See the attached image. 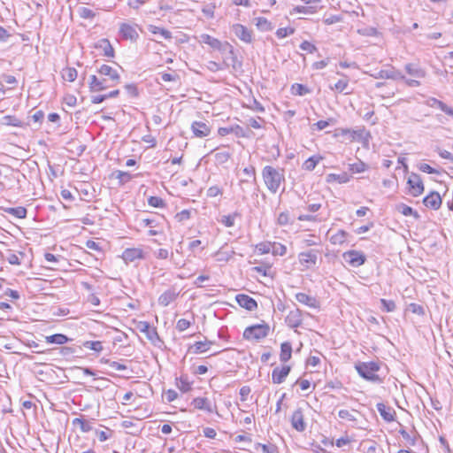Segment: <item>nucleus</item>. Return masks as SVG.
Listing matches in <instances>:
<instances>
[{"label":"nucleus","mask_w":453,"mask_h":453,"mask_svg":"<svg viewBox=\"0 0 453 453\" xmlns=\"http://www.w3.org/2000/svg\"><path fill=\"white\" fill-rule=\"evenodd\" d=\"M198 42L200 43L207 44L212 50H219L220 53H224L228 47L227 42H221L219 39L212 37L208 34H202L199 36Z\"/></svg>","instance_id":"5"},{"label":"nucleus","mask_w":453,"mask_h":453,"mask_svg":"<svg viewBox=\"0 0 453 453\" xmlns=\"http://www.w3.org/2000/svg\"><path fill=\"white\" fill-rule=\"evenodd\" d=\"M69 341L68 337L62 334H56L50 336H46V342L47 343H54L62 345L65 344Z\"/></svg>","instance_id":"37"},{"label":"nucleus","mask_w":453,"mask_h":453,"mask_svg":"<svg viewBox=\"0 0 453 453\" xmlns=\"http://www.w3.org/2000/svg\"><path fill=\"white\" fill-rule=\"evenodd\" d=\"M407 185L409 193L413 196H418L424 192V184L420 176L415 173H411L408 176Z\"/></svg>","instance_id":"6"},{"label":"nucleus","mask_w":453,"mask_h":453,"mask_svg":"<svg viewBox=\"0 0 453 453\" xmlns=\"http://www.w3.org/2000/svg\"><path fill=\"white\" fill-rule=\"evenodd\" d=\"M136 328L146 334V337L149 341H150L153 344H156L157 341H159V336L155 327L150 326V325L146 321H140L137 323Z\"/></svg>","instance_id":"10"},{"label":"nucleus","mask_w":453,"mask_h":453,"mask_svg":"<svg viewBox=\"0 0 453 453\" xmlns=\"http://www.w3.org/2000/svg\"><path fill=\"white\" fill-rule=\"evenodd\" d=\"M216 5L210 4H206L202 8V12L208 19H213L215 13Z\"/></svg>","instance_id":"53"},{"label":"nucleus","mask_w":453,"mask_h":453,"mask_svg":"<svg viewBox=\"0 0 453 453\" xmlns=\"http://www.w3.org/2000/svg\"><path fill=\"white\" fill-rule=\"evenodd\" d=\"M72 424L73 426H79L82 433H88L92 430L90 421L86 420L82 418H75L73 419Z\"/></svg>","instance_id":"34"},{"label":"nucleus","mask_w":453,"mask_h":453,"mask_svg":"<svg viewBox=\"0 0 453 453\" xmlns=\"http://www.w3.org/2000/svg\"><path fill=\"white\" fill-rule=\"evenodd\" d=\"M104 79L100 80L96 75L90 76L89 88L92 92H98L106 89L110 86L106 84Z\"/></svg>","instance_id":"25"},{"label":"nucleus","mask_w":453,"mask_h":453,"mask_svg":"<svg viewBox=\"0 0 453 453\" xmlns=\"http://www.w3.org/2000/svg\"><path fill=\"white\" fill-rule=\"evenodd\" d=\"M137 25H131L129 23H121L119 25V35L124 40H129L131 42H135L139 34L136 30Z\"/></svg>","instance_id":"8"},{"label":"nucleus","mask_w":453,"mask_h":453,"mask_svg":"<svg viewBox=\"0 0 453 453\" xmlns=\"http://www.w3.org/2000/svg\"><path fill=\"white\" fill-rule=\"evenodd\" d=\"M222 54V65L224 68L232 67L234 71L238 70L242 64L238 61L237 56L234 52V47L228 42V47L226 50Z\"/></svg>","instance_id":"4"},{"label":"nucleus","mask_w":453,"mask_h":453,"mask_svg":"<svg viewBox=\"0 0 453 453\" xmlns=\"http://www.w3.org/2000/svg\"><path fill=\"white\" fill-rule=\"evenodd\" d=\"M338 416H339V418H341L342 419H348V420H350V421H355L356 420V418L353 415V413L351 411H348V410H341V411H339Z\"/></svg>","instance_id":"62"},{"label":"nucleus","mask_w":453,"mask_h":453,"mask_svg":"<svg viewBox=\"0 0 453 453\" xmlns=\"http://www.w3.org/2000/svg\"><path fill=\"white\" fill-rule=\"evenodd\" d=\"M290 366L275 367L272 372V381L274 384L282 383L290 372Z\"/></svg>","instance_id":"16"},{"label":"nucleus","mask_w":453,"mask_h":453,"mask_svg":"<svg viewBox=\"0 0 453 453\" xmlns=\"http://www.w3.org/2000/svg\"><path fill=\"white\" fill-rule=\"evenodd\" d=\"M78 73L73 67H67L63 70L62 77L64 80L73 82L76 80Z\"/></svg>","instance_id":"40"},{"label":"nucleus","mask_w":453,"mask_h":453,"mask_svg":"<svg viewBox=\"0 0 453 453\" xmlns=\"http://www.w3.org/2000/svg\"><path fill=\"white\" fill-rule=\"evenodd\" d=\"M427 105H429L430 107H437L441 111L445 112L447 115L453 116V109L436 98L432 97L428 99Z\"/></svg>","instance_id":"28"},{"label":"nucleus","mask_w":453,"mask_h":453,"mask_svg":"<svg viewBox=\"0 0 453 453\" xmlns=\"http://www.w3.org/2000/svg\"><path fill=\"white\" fill-rule=\"evenodd\" d=\"M237 303L248 311H254L257 307V303L252 297L248 295L239 294L235 297Z\"/></svg>","instance_id":"19"},{"label":"nucleus","mask_w":453,"mask_h":453,"mask_svg":"<svg viewBox=\"0 0 453 453\" xmlns=\"http://www.w3.org/2000/svg\"><path fill=\"white\" fill-rule=\"evenodd\" d=\"M232 31L236 37H238L241 41L250 43L253 40L252 32L249 30L246 27L241 24H234L232 27Z\"/></svg>","instance_id":"11"},{"label":"nucleus","mask_w":453,"mask_h":453,"mask_svg":"<svg viewBox=\"0 0 453 453\" xmlns=\"http://www.w3.org/2000/svg\"><path fill=\"white\" fill-rule=\"evenodd\" d=\"M83 346L96 352L103 350V343L100 341H87L83 343Z\"/></svg>","instance_id":"45"},{"label":"nucleus","mask_w":453,"mask_h":453,"mask_svg":"<svg viewBox=\"0 0 453 453\" xmlns=\"http://www.w3.org/2000/svg\"><path fill=\"white\" fill-rule=\"evenodd\" d=\"M358 374L366 380L380 383L382 380L377 374L380 366L375 362H360L355 365Z\"/></svg>","instance_id":"2"},{"label":"nucleus","mask_w":453,"mask_h":453,"mask_svg":"<svg viewBox=\"0 0 453 453\" xmlns=\"http://www.w3.org/2000/svg\"><path fill=\"white\" fill-rule=\"evenodd\" d=\"M262 177L267 189L275 194L285 182V171L283 168L265 165L262 170Z\"/></svg>","instance_id":"1"},{"label":"nucleus","mask_w":453,"mask_h":453,"mask_svg":"<svg viewBox=\"0 0 453 453\" xmlns=\"http://www.w3.org/2000/svg\"><path fill=\"white\" fill-rule=\"evenodd\" d=\"M191 130L196 137L203 138L211 134V128L203 121H194Z\"/></svg>","instance_id":"13"},{"label":"nucleus","mask_w":453,"mask_h":453,"mask_svg":"<svg viewBox=\"0 0 453 453\" xmlns=\"http://www.w3.org/2000/svg\"><path fill=\"white\" fill-rule=\"evenodd\" d=\"M376 408L384 420L391 422L395 419V412L391 407L386 406L382 403H379L376 404Z\"/></svg>","instance_id":"22"},{"label":"nucleus","mask_w":453,"mask_h":453,"mask_svg":"<svg viewBox=\"0 0 453 453\" xmlns=\"http://www.w3.org/2000/svg\"><path fill=\"white\" fill-rule=\"evenodd\" d=\"M7 213L18 218V219H25L27 217V209L22 206L15 207V208H7L4 210Z\"/></svg>","instance_id":"39"},{"label":"nucleus","mask_w":453,"mask_h":453,"mask_svg":"<svg viewBox=\"0 0 453 453\" xmlns=\"http://www.w3.org/2000/svg\"><path fill=\"white\" fill-rule=\"evenodd\" d=\"M367 168V165L361 160L349 165V170L354 173H364Z\"/></svg>","instance_id":"44"},{"label":"nucleus","mask_w":453,"mask_h":453,"mask_svg":"<svg viewBox=\"0 0 453 453\" xmlns=\"http://www.w3.org/2000/svg\"><path fill=\"white\" fill-rule=\"evenodd\" d=\"M256 250L260 254H268L272 250V242H263L256 245Z\"/></svg>","instance_id":"51"},{"label":"nucleus","mask_w":453,"mask_h":453,"mask_svg":"<svg viewBox=\"0 0 453 453\" xmlns=\"http://www.w3.org/2000/svg\"><path fill=\"white\" fill-rule=\"evenodd\" d=\"M292 357V345L288 342H282L280 345V359L281 362H288Z\"/></svg>","instance_id":"30"},{"label":"nucleus","mask_w":453,"mask_h":453,"mask_svg":"<svg viewBox=\"0 0 453 453\" xmlns=\"http://www.w3.org/2000/svg\"><path fill=\"white\" fill-rule=\"evenodd\" d=\"M330 123H334V119H329L328 120H319L312 125L313 130H323L327 127Z\"/></svg>","instance_id":"56"},{"label":"nucleus","mask_w":453,"mask_h":453,"mask_svg":"<svg viewBox=\"0 0 453 453\" xmlns=\"http://www.w3.org/2000/svg\"><path fill=\"white\" fill-rule=\"evenodd\" d=\"M296 299L300 303H303L310 308H319V303L316 297L307 295L305 293L296 294Z\"/></svg>","instance_id":"20"},{"label":"nucleus","mask_w":453,"mask_h":453,"mask_svg":"<svg viewBox=\"0 0 453 453\" xmlns=\"http://www.w3.org/2000/svg\"><path fill=\"white\" fill-rule=\"evenodd\" d=\"M397 209H398L399 212H401L404 216L413 215L415 218L418 217V212L414 211L411 207H410L406 204L402 203V204L398 205Z\"/></svg>","instance_id":"50"},{"label":"nucleus","mask_w":453,"mask_h":453,"mask_svg":"<svg viewBox=\"0 0 453 453\" xmlns=\"http://www.w3.org/2000/svg\"><path fill=\"white\" fill-rule=\"evenodd\" d=\"M298 257L300 264L304 265L306 268H310L317 263L318 251L309 250L306 252H301Z\"/></svg>","instance_id":"15"},{"label":"nucleus","mask_w":453,"mask_h":453,"mask_svg":"<svg viewBox=\"0 0 453 453\" xmlns=\"http://www.w3.org/2000/svg\"><path fill=\"white\" fill-rule=\"evenodd\" d=\"M374 79H390V80H399L404 79V75L402 74L401 72L396 70L395 67L391 66L388 69L380 70L373 73L370 74Z\"/></svg>","instance_id":"9"},{"label":"nucleus","mask_w":453,"mask_h":453,"mask_svg":"<svg viewBox=\"0 0 453 453\" xmlns=\"http://www.w3.org/2000/svg\"><path fill=\"white\" fill-rule=\"evenodd\" d=\"M98 73L102 75L108 76L115 83L119 81L120 77L117 70L108 65H102L98 69Z\"/></svg>","instance_id":"24"},{"label":"nucleus","mask_w":453,"mask_h":453,"mask_svg":"<svg viewBox=\"0 0 453 453\" xmlns=\"http://www.w3.org/2000/svg\"><path fill=\"white\" fill-rule=\"evenodd\" d=\"M271 252L274 256H284L287 252V248L285 245L279 242H272V250Z\"/></svg>","instance_id":"43"},{"label":"nucleus","mask_w":453,"mask_h":453,"mask_svg":"<svg viewBox=\"0 0 453 453\" xmlns=\"http://www.w3.org/2000/svg\"><path fill=\"white\" fill-rule=\"evenodd\" d=\"M191 404L194 408L204 411L208 413L214 412L216 409V404L212 403L207 397H196L193 399Z\"/></svg>","instance_id":"12"},{"label":"nucleus","mask_w":453,"mask_h":453,"mask_svg":"<svg viewBox=\"0 0 453 453\" xmlns=\"http://www.w3.org/2000/svg\"><path fill=\"white\" fill-rule=\"evenodd\" d=\"M344 261L352 267H358L366 261L365 255L358 250H349L342 254Z\"/></svg>","instance_id":"7"},{"label":"nucleus","mask_w":453,"mask_h":453,"mask_svg":"<svg viewBox=\"0 0 453 453\" xmlns=\"http://www.w3.org/2000/svg\"><path fill=\"white\" fill-rule=\"evenodd\" d=\"M96 48H99L103 50L104 56L108 58H113L114 57V49L110 43L108 39H101L97 42Z\"/></svg>","instance_id":"26"},{"label":"nucleus","mask_w":453,"mask_h":453,"mask_svg":"<svg viewBox=\"0 0 453 453\" xmlns=\"http://www.w3.org/2000/svg\"><path fill=\"white\" fill-rule=\"evenodd\" d=\"M231 156L232 153L228 150H218L214 153L215 162L218 165H223L229 160Z\"/></svg>","instance_id":"33"},{"label":"nucleus","mask_w":453,"mask_h":453,"mask_svg":"<svg viewBox=\"0 0 453 453\" xmlns=\"http://www.w3.org/2000/svg\"><path fill=\"white\" fill-rule=\"evenodd\" d=\"M348 86H349L348 79L340 80L334 84V87L332 88V89H335L336 91L341 93V92H343L348 88Z\"/></svg>","instance_id":"57"},{"label":"nucleus","mask_w":453,"mask_h":453,"mask_svg":"<svg viewBox=\"0 0 453 453\" xmlns=\"http://www.w3.org/2000/svg\"><path fill=\"white\" fill-rule=\"evenodd\" d=\"M255 449H261L263 453H278L277 448L274 445L257 443L255 445Z\"/></svg>","instance_id":"47"},{"label":"nucleus","mask_w":453,"mask_h":453,"mask_svg":"<svg viewBox=\"0 0 453 453\" xmlns=\"http://www.w3.org/2000/svg\"><path fill=\"white\" fill-rule=\"evenodd\" d=\"M405 70L408 73V74L417 79L425 78L426 75V71L415 64H407L405 65Z\"/></svg>","instance_id":"29"},{"label":"nucleus","mask_w":453,"mask_h":453,"mask_svg":"<svg viewBox=\"0 0 453 453\" xmlns=\"http://www.w3.org/2000/svg\"><path fill=\"white\" fill-rule=\"evenodd\" d=\"M320 159V157L312 156L304 161L303 168L306 171H312L317 166Z\"/></svg>","instance_id":"41"},{"label":"nucleus","mask_w":453,"mask_h":453,"mask_svg":"<svg viewBox=\"0 0 453 453\" xmlns=\"http://www.w3.org/2000/svg\"><path fill=\"white\" fill-rule=\"evenodd\" d=\"M302 312L299 309L290 311L286 317V323L291 328H297L302 325Z\"/></svg>","instance_id":"18"},{"label":"nucleus","mask_w":453,"mask_h":453,"mask_svg":"<svg viewBox=\"0 0 453 453\" xmlns=\"http://www.w3.org/2000/svg\"><path fill=\"white\" fill-rule=\"evenodd\" d=\"M144 257L143 250L140 248H128L123 251L122 258L126 263H132Z\"/></svg>","instance_id":"17"},{"label":"nucleus","mask_w":453,"mask_h":453,"mask_svg":"<svg viewBox=\"0 0 453 453\" xmlns=\"http://www.w3.org/2000/svg\"><path fill=\"white\" fill-rule=\"evenodd\" d=\"M348 234L344 230H339L330 236V242L334 245H341L347 240Z\"/></svg>","instance_id":"36"},{"label":"nucleus","mask_w":453,"mask_h":453,"mask_svg":"<svg viewBox=\"0 0 453 453\" xmlns=\"http://www.w3.org/2000/svg\"><path fill=\"white\" fill-rule=\"evenodd\" d=\"M148 203L155 208H163L165 205L164 200L159 196H150L148 199Z\"/></svg>","instance_id":"54"},{"label":"nucleus","mask_w":453,"mask_h":453,"mask_svg":"<svg viewBox=\"0 0 453 453\" xmlns=\"http://www.w3.org/2000/svg\"><path fill=\"white\" fill-rule=\"evenodd\" d=\"M78 13L82 19H92L96 17V12L87 7H81L78 10Z\"/></svg>","instance_id":"49"},{"label":"nucleus","mask_w":453,"mask_h":453,"mask_svg":"<svg viewBox=\"0 0 453 453\" xmlns=\"http://www.w3.org/2000/svg\"><path fill=\"white\" fill-rule=\"evenodd\" d=\"M175 219L179 222H182L190 219V211L188 210H183L175 215Z\"/></svg>","instance_id":"64"},{"label":"nucleus","mask_w":453,"mask_h":453,"mask_svg":"<svg viewBox=\"0 0 453 453\" xmlns=\"http://www.w3.org/2000/svg\"><path fill=\"white\" fill-rule=\"evenodd\" d=\"M256 25L257 27L265 31H268L272 29L271 23L267 20V19L264 17H259L256 19Z\"/></svg>","instance_id":"48"},{"label":"nucleus","mask_w":453,"mask_h":453,"mask_svg":"<svg viewBox=\"0 0 453 453\" xmlns=\"http://www.w3.org/2000/svg\"><path fill=\"white\" fill-rule=\"evenodd\" d=\"M148 30L153 35H159L165 39H170L172 37L171 32L162 27L150 25Z\"/></svg>","instance_id":"38"},{"label":"nucleus","mask_w":453,"mask_h":453,"mask_svg":"<svg viewBox=\"0 0 453 453\" xmlns=\"http://www.w3.org/2000/svg\"><path fill=\"white\" fill-rule=\"evenodd\" d=\"M380 303L382 305V310L387 312H392L395 310V303L392 300L380 299Z\"/></svg>","instance_id":"52"},{"label":"nucleus","mask_w":453,"mask_h":453,"mask_svg":"<svg viewBox=\"0 0 453 453\" xmlns=\"http://www.w3.org/2000/svg\"><path fill=\"white\" fill-rule=\"evenodd\" d=\"M1 123L4 126H12L16 127H23L25 126V123L22 120L12 115H6L3 117Z\"/></svg>","instance_id":"35"},{"label":"nucleus","mask_w":453,"mask_h":453,"mask_svg":"<svg viewBox=\"0 0 453 453\" xmlns=\"http://www.w3.org/2000/svg\"><path fill=\"white\" fill-rule=\"evenodd\" d=\"M270 331L267 323L257 324L248 326L243 332V338L248 341H260L265 338Z\"/></svg>","instance_id":"3"},{"label":"nucleus","mask_w":453,"mask_h":453,"mask_svg":"<svg viewBox=\"0 0 453 453\" xmlns=\"http://www.w3.org/2000/svg\"><path fill=\"white\" fill-rule=\"evenodd\" d=\"M213 343V342L208 340H205L203 342H196L191 347V349H193V352L195 354H201L208 351Z\"/></svg>","instance_id":"31"},{"label":"nucleus","mask_w":453,"mask_h":453,"mask_svg":"<svg viewBox=\"0 0 453 453\" xmlns=\"http://www.w3.org/2000/svg\"><path fill=\"white\" fill-rule=\"evenodd\" d=\"M350 180V176L346 173H342L341 174H335V173H329L326 176V182L332 183V182H338V183H347Z\"/></svg>","instance_id":"32"},{"label":"nucleus","mask_w":453,"mask_h":453,"mask_svg":"<svg viewBox=\"0 0 453 453\" xmlns=\"http://www.w3.org/2000/svg\"><path fill=\"white\" fill-rule=\"evenodd\" d=\"M4 259L8 261L10 265H19L21 264L20 258L25 257V253L22 251H19L18 253H14L12 250H7L4 254L2 256Z\"/></svg>","instance_id":"23"},{"label":"nucleus","mask_w":453,"mask_h":453,"mask_svg":"<svg viewBox=\"0 0 453 453\" xmlns=\"http://www.w3.org/2000/svg\"><path fill=\"white\" fill-rule=\"evenodd\" d=\"M116 178L119 179L120 182L125 183L131 180V174L127 172L117 171Z\"/></svg>","instance_id":"63"},{"label":"nucleus","mask_w":453,"mask_h":453,"mask_svg":"<svg viewBox=\"0 0 453 453\" xmlns=\"http://www.w3.org/2000/svg\"><path fill=\"white\" fill-rule=\"evenodd\" d=\"M206 67L208 70L214 73L225 69L222 63H218L216 61H209L206 65Z\"/></svg>","instance_id":"58"},{"label":"nucleus","mask_w":453,"mask_h":453,"mask_svg":"<svg viewBox=\"0 0 453 453\" xmlns=\"http://www.w3.org/2000/svg\"><path fill=\"white\" fill-rule=\"evenodd\" d=\"M191 323L186 319H180L177 321L176 328L180 332H183L190 326Z\"/></svg>","instance_id":"60"},{"label":"nucleus","mask_w":453,"mask_h":453,"mask_svg":"<svg viewBox=\"0 0 453 453\" xmlns=\"http://www.w3.org/2000/svg\"><path fill=\"white\" fill-rule=\"evenodd\" d=\"M423 203L425 206L434 210H437L440 208L441 204V198L439 193L431 192L423 199Z\"/></svg>","instance_id":"21"},{"label":"nucleus","mask_w":453,"mask_h":453,"mask_svg":"<svg viewBox=\"0 0 453 453\" xmlns=\"http://www.w3.org/2000/svg\"><path fill=\"white\" fill-rule=\"evenodd\" d=\"M277 223L280 226H286L289 223V214L288 211L280 212L277 219Z\"/></svg>","instance_id":"61"},{"label":"nucleus","mask_w":453,"mask_h":453,"mask_svg":"<svg viewBox=\"0 0 453 453\" xmlns=\"http://www.w3.org/2000/svg\"><path fill=\"white\" fill-rule=\"evenodd\" d=\"M300 48H301V50L307 51L309 53H314L318 50L314 44H312L311 42H310L308 41H303L300 44Z\"/></svg>","instance_id":"59"},{"label":"nucleus","mask_w":453,"mask_h":453,"mask_svg":"<svg viewBox=\"0 0 453 453\" xmlns=\"http://www.w3.org/2000/svg\"><path fill=\"white\" fill-rule=\"evenodd\" d=\"M291 425L298 432H303L306 429V423L303 411L299 408L296 410L291 417Z\"/></svg>","instance_id":"14"},{"label":"nucleus","mask_w":453,"mask_h":453,"mask_svg":"<svg viewBox=\"0 0 453 453\" xmlns=\"http://www.w3.org/2000/svg\"><path fill=\"white\" fill-rule=\"evenodd\" d=\"M295 29L293 27H281L276 31V36L280 39L285 38L290 35H293Z\"/></svg>","instance_id":"55"},{"label":"nucleus","mask_w":453,"mask_h":453,"mask_svg":"<svg viewBox=\"0 0 453 453\" xmlns=\"http://www.w3.org/2000/svg\"><path fill=\"white\" fill-rule=\"evenodd\" d=\"M102 363L107 364L111 368L116 370V371H125L127 370V366L124 364L116 362V361H111L109 359H101Z\"/></svg>","instance_id":"46"},{"label":"nucleus","mask_w":453,"mask_h":453,"mask_svg":"<svg viewBox=\"0 0 453 453\" xmlns=\"http://www.w3.org/2000/svg\"><path fill=\"white\" fill-rule=\"evenodd\" d=\"M291 91L292 94L296 96H304L310 93V89L306 86L299 83L293 84L291 87Z\"/></svg>","instance_id":"42"},{"label":"nucleus","mask_w":453,"mask_h":453,"mask_svg":"<svg viewBox=\"0 0 453 453\" xmlns=\"http://www.w3.org/2000/svg\"><path fill=\"white\" fill-rule=\"evenodd\" d=\"M178 294L174 290H166L158 297V303L164 307L173 302Z\"/></svg>","instance_id":"27"}]
</instances>
